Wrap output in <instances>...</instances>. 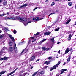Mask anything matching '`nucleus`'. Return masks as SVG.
Wrapping results in <instances>:
<instances>
[{
	"instance_id": "obj_1",
	"label": "nucleus",
	"mask_w": 76,
	"mask_h": 76,
	"mask_svg": "<svg viewBox=\"0 0 76 76\" xmlns=\"http://www.w3.org/2000/svg\"><path fill=\"white\" fill-rule=\"evenodd\" d=\"M20 22L23 23L25 26H26V25H28V23H31V22H32V21H30L26 23V22H27V18H23V19H22L21 21Z\"/></svg>"
},
{
	"instance_id": "obj_2",
	"label": "nucleus",
	"mask_w": 76,
	"mask_h": 76,
	"mask_svg": "<svg viewBox=\"0 0 76 76\" xmlns=\"http://www.w3.org/2000/svg\"><path fill=\"white\" fill-rule=\"evenodd\" d=\"M61 63V62L60 61H59L57 64H56V65H54L53 67H52V68H51V69H50V71H52V70H53L56 69V68L58 67V65L60 64Z\"/></svg>"
},
{
	"instance_id": "obj_3",
	"label": "nucleus",
	"mask_w": 76,
	"mask_h": 76,
	"mask_svg": "<svg viewBox=\"0 0 76 76\" xmlns=\"http://www.w3.org/2000/svg\"><path fill=\"white\" fill-rule=\"evenodd\" d=\"M6 50H7V51H8V48H6V47H4L3 48L2 50L1 51L0 54H2L4 53H6Z\"/></svg>"
},
{
	"instance_id": "obj_4",
	"label": "nucleus",
	"mask_w": 76,
	"mask_h": 76,
	"mask_svg": "<svg viewBox=\"0 0 76 76\" xmlns=\"http://www.w3.org/2000/svg\"><path fill=\"white\" fill-rule=\"evenodd\" d=\"M41 19H42V18L40 17H36L33 18L34 22H35L38 21V20H41Z\"/></svg>"
},
{
	"instance_id": "obj_5",
	"label": "nucleus",
	"mask_w": 76,
	"mask_h": 76,
	"mask_svg": "<svg viewBox=\"0 0 76 76\" xmlns=\"http://www.w3.org/2000/svg\"><path fill=\"white\" fill-rule=\"evenodd\" d=\"M37 73L38 72V74L39 75H43L44 74V72L43 71H42L41 69H40L38 71H37Z\"/></svg>"
},
{
	"instance_id": "obj_6",
	"label": "nucleus",
	"mask_w": 76,
	"mask_h": 76,
	"mask_svg": "<svg viewBox=\"0 0 76 76\" xmlns=\"http://www.w3.org/2000/svg\"><path fill=\"white\" fill-rule=\"evenodd\" d=\"M7 19H12V20H16V19L15 18L10 17L6 18L5 19V20H6Z\"/></svg>"
},
{
	"instance_id": "obj_7",
	"label": "nucleus",
	"mask_w": 76,
	"mask_h": 76,
	"mask_svg": "<svg viewBox=\"0 0 76 76\" xmlns=\"http://www.w3.org/2000/svg\"><path fill=\"white\" fill-rule=\"evenodd\" d=\"M35 58V56H33L32 57L29 59V61H34Z\"/></svg>"
},
{
	"instance_id": "obj_8",
	"label": "nucleus",
	"mask_w": 76,
	"mask_h": 76,
	"mask_svg": "<svg viewBox=\"0 0 76 76\" xmlns=\"http://www.w3.org/2000/svg\"><path fill=\"white\" fill-rule=\"evenodd\" d=\"M27 51H28V50H27V49H26V48L24 50H23L21 52V53L20 54V56H21V55H22L23 52H24V53H26V52H27Z\"/></svg>"
},
{
	"instance_id": "obj_9",
	"label": "nucleus",
	"mask_w": 76,
	"mask_h": 76,
	"mask_svg": "<svg viewBox=\"0 0 76 76\" xmlns=\"http://www.w3.org/2000/svg\"><path fill=\"white\" fill-rule=\"evenodd\" d=\"M9 37L12 39V41H13V42H15V39L12 36V35L10 34H9Z\"/></svg>"
},
{
	"instance_id": "obj_10",
	"label": "nucleus",
	"mask_w": 76,
	"mask_h": 76,
	"mask_svg": "<svg viewBox=\"0 0 76 76\" xmlns=\"http://www.w3.org/2000/svg\"><path fill=\"white\" fill-rule=\"evenodd\" d=\"M70 51V48H67L66 50H65V54H67V53H68V52Z\"/></svg>"
},
{
	"instance_id": "obj_11",
	"label": "nucleus",
	"mask_w": 76,
	"mask_h": 76,
	"mask_svg": "<svg viewBox=\"0 0 76 76\" xmlns=\"http://www.w3.org/2000/svg\"><path fill=\"white\" fill-rule=\"evenodd\" d=\"M71 57V55H70L69 56V57L68 58L67 61H66V63H69L70 62V58Z\"/></svg>"
},
{
	"instance_id": "obj_12",
	"label": "nucleus",
	"mask_w": 76,
	"mask_h": 76,
	"mask_svg": "<svg viewBox=\"0 0 76 76\" xmlns=\"http://www.w3.org/2000/svg\"><path fill=\"white\" fill-rule=\"evenodd\" d=\"M27 6V4H25L23 5L20 6L19 7V9H21V8H23V7H26Z\"/></svg>"
},
{
	"instance_id": "obj_13",
	"label": "nucleus",
	"mask_w": 76,
	"mask_h": 76,
	"mask_svg": "<svg viewBox=\"0 0 76 76\" xmlns=\"http://www.w3.org/2000/svg\"><path fill=\"white\" fill-rule=\"evenodd\" d=\"M67 69H61V74H62L63 73V72H64L65 71H66Z\"/></svg>"
},
{
	"instance_id": "obj_14",
	"label": "nucleus",
	"mask_w": 76,
	"mask_h": 76,
	"mask_svg": "<svg viewBox=\"0 0 76 76\" xmlns=\"http://www.w3.org/2000/svg\"><path fill=\"white\" fill-rule=\"evenodd\" d=\"M51 34V32H46L44 33L45 35H49Z\"/></svg>"
},
{
	"instance_id": "obj_15",
	"label": "nucleus",
	"mask_w": 76,
	"mask_h": 76,
	"mask_svg": "<svg viewBox=\"0 0 76 76\" xmlns=\"http://www.w3.org/2000/svg\"><path fill=\"white\" fill-rule=\"evenodd\" d=\"M42 49L44 51H45V50H46V51H48V50H50V48H48V49H46L45 48H42Z\"/></svg>"
},
{
	"instance_id": "obj_16",
	"label": "nucleus",
	"mask_w": 76,
	"mask_h": 76,
	"mask_svg": "<svg viewBox=\"0 0 76 76\" xmlns=\"http://www.w3.org/2000/svg\"><path fill=\"white\" fill-rule=\"evenodd\" d=\"M17 20H19L20 22H21L22 21V18H20L19 17H17Z\"/></svg>"
},
{
	"instance_id": "obj_17",
	"label": "nucleus",
	"mask_w": 76,
	"mask_h": 76,
	"mask_svg": "<svg viewBox=\"0 0 76 76\" xmlns=\"http://www.w3.org/2000/svg\"><path fill=\"white\" fill-rule=\"evenodd\" d=\"M50 63V61H46L45 62L44 64H47L48 65V64H49Z\"/></svg>"
},
{
	"instance_id": "obj_18",
	"label": "nucleus",
	"mask_w": 76,
	"mask_h": 76,
	"mask_svg": "<svg viewBox=\"0 0 76 76\" xmlns=\"http://www.w3.org/2000/svg\"><path fill=\"white\" fill-rule=\"evenodd\" d=\"M4 0V2L3 4L4 5H6V4H7V0Z\"/></svg>"
},
{
	"instance_id": "obj_19",
	"label": "nucleus",
	"mask_w": 76,
	"mask_h": 76,
	"mask_svg": "<svg viewBox=\"0 0 76 76\" xmlns=\"http://www.w3.org/2000/svg\"><path fill=\"white\" fill-rule=\"evenodd\" d=\"M72 4H72V2H68V5L70 6H72Z\"/></svg>"
},
{
	"instance_id": "obj_20",
	"label": "nucleus",
	"mask_w": 76,
	"mask_h": 76,
	"mask_svg": "<svg viewBox=\"0 0 76 76\" xmlns=\"http://www.w3.org/2000/svg\"><path fill=\"white\" fill-rule=\"evenodd\" d=\"M10 50L12 52L13 50V47H10Z\"/></svg>"
},
{
	"instance_id": "obj_21",
	"label": "nucleus",
	"mask_w": 76,
	"mask_h": 76,
	"mask_svg": "<svg viewBox=\"0 0 76 76\" xmlns=\"http://www.w3.org/2000/svg\"><path fill=\"white\" fill-rule=\"evenodd\" d=\"M46 39H44L41 41L40 42V44H41L42 43V42H44V41H46Z\"/></svg>"
},
{
	"instance_id": "obj_22",
	"label": "nucleus",
	"mask_w": 76,
	"mask_h": 76,
	"mask_svg": "<svg viewBox=\"0 0 76 76\" xmlns=\"http://www.w3.org/2000/svg\"><path fill=\"white\" fill-rule=\"evenodd\" d=\"M71 37H72V34H70L69 36V38L68 39V40H69V41H70V39H71Z\"/></svg>"
},
{
	"instance_id": "obj_23",
	"label": "nucleus",
	"mask_w": 76,
	"mask_h": 76,
	"mask_svg": "<svg viewBox=\"0 0 76 76\" xmlns=\"http://www.w3.org/2000/svg\"><path fill=\"white\" fill-rule=\"evenodd\" d=\"M71 21V20H68L66 23V25H68L69 22H70Z\"/></svg>"
},
{
	"instance_id": "obj_24",
	"label": "nucleus",
	"mask_w": 76,
	"mask_h": 76,
	"mask_svg": "<svg viewBox=\"0 0 76 76\" xmlns=\"http://www.w3.org/2000/svg\"><path fill=\"white\" fill-rule=\"evenodd\" d=\"M4 29L6 31H9V28H4Z\"/></svg>"
},
{
	"instance_id": "obj_25",
	"label": "nucleus",
	"mask_w": 76,
	"mask_h": 76,
	"mask_svg": "<svg viewBox=\"0 0 76 76\" xmlns=\"http://www.w3.org/2000/svg\"><path fill=\"white\" fill-rule=\"evenodd\" d=\"M59 29L60 28L58 27L55 30V31H59Z\"/></svg>"
},
{
	"instance_id": "obj_26",
	"label": "nucleus",
	"mask_w": 76,
	"mask_h": 76,
	"mask_svg": "<svg viewBox=\"0 0 76 76\" xmlns=\"http://www.w3.org/2000/svg\"><path fill=\"white\" fill-rule=\"evenodd\" d=\"M5 72H6L5 71H2L0 73V75H3V74H4V73Z\"/></svg>"
},
{
	"instance_id": "obj_27",
	"label": "nucleus",
	"mask_w": 76,
	"mask_h": 76,
	"mask_svg": "<svg viewBox=\"0 0 76 76\" xmlns=\"http://www.w3.org/2000/svg\"><path fill=\"white\" fill-rule=\"evenodd\" d=\"M51 41L52 42H54V37L52 38L51 39Z\"/></svg>"
},
{
	"instance_id": "obj_28",
	"label": "nucleus",
	"mask_w": 76,
	"mask_h": 76,
	"mask_svg": "<svg viewBox=\"0 0 76 76\" xmlns=\"http://www.w3.org/2000/svg\"><path fill=\"white\" fill-rule=\"evenodd\" d=\"M14 73V72H11V73H10V74H9L7 76H10V75H12V74H13V73Z\"/></svg>"
},
{
	"instance_id": "obj_29",
	"label": "nucleus",
	"mask_w": 76,
	"mask_h": 76,
	"mask_svg": "<svg viewBox=\"0 0 76 76\" xmlns=\"http://www.w3.org/2000/svg\"><path fill=\"white\" fill-rule=\"evenodd\" d=\"M5 15H6V14L4 13L0 15V16H1V17H3V16H5Z\"/></svg>"
},
{
	"instance_id": "obj_30",
	"label": "nucleus",
	"mask_w": 76,
	"mask_h": 76,
	"mask_svg": "<svg viewBox=\"0 0 76 76\" xmlns=\"http://www.w3.org/2000/svg\"><path fill=\"white\" fill-rule=\"evenodd\" d=\"M4 36V34H2L1 35H0V38H3Z\"/></svg>"
},
{
	"instance_id": "obj_31",
	"label": "nucleus",
	"mask_w": 76,
	"mask_h": 76,
	"mask_svg": "<svg viewBox=\"0 0 76 76\" xmlns=\"http://www.w3.org/2000/svg\"><path fill=\"white\" fill-rule=\"evenodd\" d=\"M9 45L10 46H12V42H10L9 43Z\"/></svg>"
},
{
	"instance_id": "obj_32",
	"label": "nucleus",
	"mask_w": 76,
	"mask_h": 76,
	"mask_svg": "<svg viewBox=\"0 0 76 76\" xmlns=\"http://www.w3.org/2000/svg\"><path fill=\"white\" fill-rule=\"evenodd\" d=\"M56 14V13H55V12H53V13H51L49 15V16L48 17H49L50 16V15H53L54 14Z\"/></svg>"
},
{
	"instance_id": "obj_33",
	"label": "nucleus",
	"mask_w": 76,
	"mask_h": 76,
	"mask_svg": "<svg viewBox=\"0 0 76 76\" xmlns=\"http://www.w3.org/2000/svg\"><path fill=\"white\" fill-rule=\"evenodd\" d=\"M16 31L15 30H14V31H13V33L14 34H16Z\"/></svg>"
},
{
	"instance_id": "obj_34",
	"label": "nucleus",
	"mask_w": 76,
	"mask_h": 76,
	"mask_svg": "<svg viewBox=\"0 0 76 76\" xmlns=\"http://www.w3.org/2000/svg\"><path fill=\"white\" fill-rule=\"evenodd\" d=\"M15 46L14 47V49L15 50V51H16V50H17V49H16V43H15Z\"/></svg>"
},
{
	"instance_id": "obj_35",
	"label": "nucleus",
	"mask_w": 76,
	"mask_h": 76,
	"mask_svg": "<svg viewBox=\"0 0 76 76\" xmlns=\"http://www.w3.org/2000/svg\"><path fill=\"white\" fill-rule=\"evenodd\" d=\"M4 58V60H7V57H4L3 58Z\"/></svg>"
},
{
	"instance_id": "obj_36",
	"label": "nucleus",
	"mask_w": 76,
	"mask_h": 76,
	"mask_svg": "<svg viewBox=\"0 0 76 76\" xmlns=\"http://www.w3.org/2000/svg\"><path fill=\"white\" fill-rule=\"evenodd\" d=\"M54 2H53L51 4V6H54V5L55 4Z\"/></svg>"
},
{
	"instance_id": "obj_37",
	"label": "nucleus",
	"mask_w": 76,
	"mask_h": 76,
	"mask_svg": "<svg viewBox=\"0 0 76 76\" xmlns=\"http://www.w3.org/2000/svg\"><path fill=\"white\" fill-rule=\"evenodd\" d=\"M39 34V32H37L36 34H35V35H38Z\"/></svg>"
},
{
	"instance_id": "obj_38",
	"label": "nucleus",
	"mask_w": 76,
	"mask_h": 76,
	"mask_svg": "<svg viewBox=\"0 0 76 76\" xmlns=\"http://www.w3.org/2000/svg\"><path fill=\"white\" fill-rule=\"evenodd\" d=\"M38 8V7H36L35 9H34V10H33V11H35V10H36V9H37Z\"/></svg>"
},
{
	"instance_id": "obj_39",
	"label": "nucleus",
	"mask_w": 76,
	"mask_h": 76,
	"mask_svg": "<svg viewBox=\"0 0 76 76\" xmlns=\"http://www.w3.org/2000/svg\"><path fill=\"white\" fill-rule=\"evenodd\" d=\"M3 1H4L3 0H0V3H2Z\"/></svg>"
},
{
	"instance_id": "obj_40",
	"label": "nucleus",
	"mask_w": 76,
	"mask_h": 76,
	"mask_svg": "<svg viewBox=\"0 0 76 76\" xmlns=\"http://www.w3.org/2000/svg\"><path fill=\"white\" fill-rule=\"evenodd\" d=\"M51 58H52L51 57H49L48 58L49 60H51Z\"/></svg>"
},
{
	"instance_id": "obj_41",
	"label": "nucleus",
	"mask_w": 76,
	"mask_h": 76,
	"mask_svg": "<svg viewBox=\"0 0 76 76\" xmlns=\"http://www.w3.org/2000/svg\"><path fill=\"white\" fill-rule=\"evenodd\" d=\"M39 61V59L37 60L36 61V62H37V61Z\"/></svg>"
},
{
	"instance_id": "obj_42",
	"label": "nucleus",
	"mask_w": 76,
	"mask_h": 76,
	"mask_svg": "<svg viewBox=\"0 0 76 76\" xmlns=\"http://www.w3.org/2000/svg\"><path fill=\"white\" fill-rule=\"evenodd\" d=\"M56 76H59V74H57Z\"/></svg>"
},
{
	"instance_id": "obj_43",
	"label": "nucleus",
	"mask_w": 76,
	"mask_h": 76,
	"mask_svg": "<svg viewBox=\"0 0 76 76\" xmlns=\"http://www.w3.org/2000/svg\"><path fill=\"white\" fill-rule=\"evenodd\" d=\"M0 60H4L3 58H1Z\"/></svg>"
},
{
	"instance_id": "obj_44",
	"label": "nucleus",
	"mask_w": 76,
	"mask_h": 76,
	"mask_svg": "<svg viewBox=\"0 0 76 76\" xmlns=\"http://www.w3.org/2000/svg\"><path fill=\"white\" fill-rule=\"evenodd\" d=\"M36 39H35L34 40L32 41V42H34L35 41H36Z\"/></svg>"
},
{
	"instance_id": "obj_45",
	"label": "nucleus",
	"mask_w": 76,
	"mask_h": 76,
	"mask_svg": "<svg viewBox=\"0 0 76 76\" xmlns=\"http://www.w3.org/2000/svg\"><path fill=\"white\" fill-rule=\"evenodd\" d=\"M60 43V42H57V44H59Z\"/></svg>"
},
{
	"instance_id": "obj_46",
	"label": "nucleus",
	"mask_w": 76,
	"mask_h": 76,
	"mask_svg": "<svg viewBox=\"0 0 76 76\" xmlns=\"http://www.w3.org/2000/svg\"><path fill=\"white\" fill-rule=\"evenodd\" d=\"M17 69H18V68H16V69H15V70L14 71H13V72H15L16 70H17Z\"/></svg>"
},
{
	"instance_id": "obj_47",
	"label": "nucleus",
	"mask_w": 76,
	"mask_h": 76,
	"mask_svg": "<svg viewBox=\"0 0 76 76\" xmlns=\"http://www.w3.org/2000/svg\"><path fill=\"white\" fill-rule=\"evenodd\" d=\"M38 8L39 9H42V7H39Z\"/></svg>"
},
{
	"instance_id": "obj_48",
	"label": "nucleus",
	"mask_w": 76,
	"mask_h": 76,
	"mask_svg": "<svg viewBox=\"0 0 76 76\" xmlns=\"http://www.w3.org/2000/svg\"><path fill=\"white\" fill-rule=\"evenodd\" d=\"M74 63V64H75V63H76V61H75Z\"/></svg>"
},
{
	"instance_id": "obj_49",
	"label": "nucleus",
	"mask_w": 76,
	"mask_h": 76,
	"mask_svg": "<svg viewBox=\"0 0 76 76\" xmlns=\"http://www.w3.org/2000/svg\"><path fill=\"white\" fill-rule=\"evenodd\" d=\"M55 1H60V0H55Z\"/></svg>"
},
{
	"instance_id": "obj_50",
	"label": "nucleus",
	"mask_w": 76,
	"mask_h": 76,
	"mask_svg": "<svg viewBox=\"0 0 76 76\" xmlns=\"http://www.w3.org/2000/svg\"><path fill=\"white\" fill-rule=\"evenodd\" d=\"M58 53H59V54H60V50H59L58 52Z\"/></svg>"
},
{
	"instance_id": "obj_51",
	"label": "nucleus",
	"mask_w": 76,
	"mask_h": 76,
	"mask_svg": "<svg viewBox=\"0 0 76 76\" xmlns=\"http://www.w3.org/2000/svg\"><path fill=\"white\" fill-rule=\"evenodd\" d=\"M66 64V63L64 62V64H63V65H65Z\"/></svg>"
},
{
	"instance_id": "obj_52",
	"label": "nucleus",
	"mask_w": 76,
	"mask_h": 76,
	"mask_svg": "<svg viewBox=\"0 0 76 76\" xmlns=\"http://www.w3.org/2000/svg\"><path fill=\"white\" fill-rule=\"evenodd\" d=\"M31 38H32V39H34V37H31Z\"/></svg>"
},
{
	"instance_id": "obj_53",
	"label": "nucleus",
	"mask_w": 76,
	"mask_h": 76,
	"mask_svg": "<svg viewBox=\"0 0 76 76\" xmlns=\"http://www.w3.org/2000/svg\"><path fill=\"white\" fill-rule=\"evenodd\" d=\"M1 32H2L0 30V34L1 33Z\"/></svg>"
},
{
	"instance_id": "obj_54",
	"label": "nucleus",
	"mask_w": 76,
	"mask_h": 76,
	"mask_svg": "<svg viewBox=\"0 0 76 76\" xmlns=\"http://www.w3.org/2000/svg\"><path fill=\"white\" fill-rule=\"evenodd\" d=\"M75 25H76V21L75 22Z\"/></svg>"
},
{
	"instance_id": "obj_55",
	"label": "nucleus",
	"mask_w": 76,
	"mask_h": 76,
	"mask_svg": "<svg viewBox=\"0 0 76 76\" xmlns=\"http://www.w3.org/2000/svg\"><path fill=\"white\" fill-rule=\"evenodd\" d=\"M75 41H76V38L75 39Z\"/></svg>"
},
{
	"instance_id": "obj_56",
	"label": "nucleus",
	"mask_w": 76,
	"mask_h": 76,
	"mask_svg": "<svg viewBox=\"0 0 76 76\" xmlns=\"http://www.w3.org/2000/svg\"><path fill=\"white\" fill-rule=\"evenodd\" d=\"M50 76H52V75H51V74H50Z\"/></svg>"
},
{
	"instance_id": "obj_57",
	"label": "nucleus",
	"mask_w": 76,
	"mask_h": 76,
	"mask_svg": "<svg viewBox=\"0 0 76 76\" xmlns=\"http://www.w3.org/2000/svg\"><path fill=\"white\" fill-rule=\"evenodd\" d=\"M0 26H1V27H2V25H0Z\"/></svg>"
},
{
	"instance_id": "obj_58",
	"label": "nucleus",
	"mask_w": 76,
	"mask_h": 76,
	"mask_svg": "<svg viewBox=\"0 0 76 76\" xmlns=\"http://www.w3.org/2000/svg\"><path fill=\"white\" fill-rule=\"evenodd\" d=\"M31 69H33V66H32L31 67Z\"/></svg>"
},
{
	"instance_id": "obj_59",
	"label": "nucleus",
	"mask_w": 76,
	"mask_h": 76,
	"mask_svg": "<svg viewBox=\"0 0 76 76\" xmlns=\"http://www.w3.org/2000/svg\"><path fill=\"white\" fill-rule=\"evenodd\" d=\"M23 71H22L21 72V73H23Z\"/></svg>"
},
{
	"instance_id": "obj_60",
	"label": "nucleus",
	"mask_w": 76,
	"mask_h": 76,
	"mask_svg": "<svg viewBox=\"0 0 76 76\" xmlns=\"http://www.w3.org/2000/svg\"><path fill=\"white\" fill-rule=\"evenodd\" d=\"M9 14V12H7V14Z\"/></svg>"
},
{
	"instance_id": "obj_61",
	"label": "nucleus",
	"mask_w": 76,
	"mask_h": 76,
	"mask_svg": "<svg viewBox=\"0 0 76 76\" xmlns=\"http://www.w3.org/2000/svg\"><path fill=\"white\" fill-rule=\"evenodd\" d=\"M68 1H70V0H67Z\"/></svg>"
},
{
	"instance_id": "obj_62",
	"label": "nucleus",
	"mask_w": 76,
	"mask_h": 76,
	"mask_svg": "<svg viewBox=\"0 0 76 76\" xmlns=\"http://www.w3.org/2000/svg\"><path fill=\"white\" fill-rule=\"evenodd\" d=\"M58 58V57H56V58Z\"/></svg>"
},
{
	"instance_id": "obj_63",
	"label": "nucleus",
	"mask_w": 76,
	"mask_h": 76,
	"mask_svg": "<svg viewBox=\"0 0 76 76\" xmlns=\"http://www.w3.org/2000/svg\"><path fill=\"white\" fill-rule=\"evenodd\" d=\"M48 1V0H47L46 1Z\"/></svg>"
},
{
	"instance_id": "obj_64",
	"label": "nucleus",
	"mask_w": 76,
	"mask_h": 76,
	"mask_svg": "<svg viewBox=\"0 0 76 76\" xmlns=\"http://www.w3.org/2000/svg\"><path fill=\"white\" fill-rule=\"evenodd\" d=\"M46 68H47V66H46Z\"/></svg>"
}]
</instances>
